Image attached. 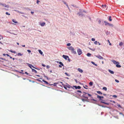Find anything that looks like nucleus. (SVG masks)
<instances>
[{
    "instance_id": "f257e3e1",
    "label": "nucleus",
    "mask_w": 124,
    "mask_h": 124,
    "mask_svg": "<svg viewBox=\"0 0 124 124\" xmlns=\"http://www.w3.org/2000/svg\"><path fill=\"white\" fill-rule=\"evenodd\" d=\"M62 57L66 60H68L69 61V62L70 61V59L69 58V57L67 55H62Z\"/></svg>"
},
{
    "instance_id": "f03ea898",
    "label": "nucleus",
    "mask_w": 124,
    "mask_h": 124,
    "mask_svg": "<svg viewBox=\"0 0 124 124\" xmlns=\"http://www.w3.org/2000/svg\"><path fill=\"white\" fill-rule=\"evenodd\" d=\"M77 52L79 55H80L82 53V50L79 48L77 50Z\"/></svg>"
},
{
    "instance_id": "7ed1b4c3",
    "label": "nucleus",
    "mask_w": 124,
    "mask_h": 124,
    "mask_svg": "<svg viewBox=\"0 0 124 124\" xmlns=\"http://www.w3.org/2000/svg\"><path fill=\"white\" fill-rule=\"evenodd\" d=\"M95 56L100 59L101 60L103 59V58L99 55H95Z\"/></svg>"
},
{
    "instance_id": "20e7f679",
    "label": "nucleus",
    "mask_w": 124,
    "mask_h": 124,
    "mask_svg": "<svg viewBox=\"0 0 124 124\" xmlns=\"http://www.w3.org/2000/svg\"><path fill=\"white\" fill-rule=\"evenodd\" d=\"M102 7L103 8V10H106L107 9V5H102Z\"/></svg>"
},
{
    "instance_id": "39448f33",
    "label": "nucleus",
    "mask_w": 124,
    "mask_h": 124,
    "mask_svg": "<svg viewBox=\"0 0 124 124\" xmlns=\"http://www.w3.org/2000/svg\"><path fill=\"white\" fill-rule=\"evenodd\" d=\"M111 61L113 62V63L115 64L116 65L117 64H119V62L116 61L114 60H111Z\"/></svg>"
},
{
    "instance_id": "423d86ee",
    "label": "nucleus",
    "mask_w": 124,
    "mask_h": 124,
    "mask_svg": "<svg viewBox=\"0 0 124 124\" xmlns=\"http://www.w3.org/2000/svg\"><path fill=\"white\" fill-rule=\"evenodd\" d=\"M28 66L31 69H32V68H34L36 69V68H35L31 64H29V63H28Z\"/></svg>"
},
{
    "instance_id": "0eeeda50",
    "label": "nucleus",
    "mask_w": 124,
    "mask_h": 124,
    "mask_svg": "<svg viewBox=\"0 0 124 124\" xmlns=\"http://www.w3.org/2000/svg\"><path fill=\"white\" fill-rule=\"evenodd\" d=\"M67 48L69 50H70L71 51L73 50L74 48L72 46H70L67 47Z\"/></svg>"
},
{
    "instance_id": "6e6552de",
    "label": "nucleus",
    "mask_w": 124,
    "mask_h": 124,
    "mask_svg": "<svg viewBox=\"0 0 124 124\" xmlns=\"http://www.w3.org/2000/svg\"><path fill=\"white\" fill-rule=\"evenodd\" d=\"M78 70L80 72L82 73L83 72V70L79 68H78Z\"/></svg>"
},
{
    "instance_id": "1a4fd4ad",
    "label": "nucleus",
    "mask_w": 124,
    "mask_h": 124,
    "mask_svg": "<svg viewBox=\"0 0 124 124\" xmlns=\"http://www.w3.org/2000/svg\"><path fill=\"white\" fill-rule=\"evenodd\" d=\"M45 22H43L42 23H40V25L42 26H43L45 25Z\"/></svg>"
},
{
    "instance_id": "9d476101",
    "label": "nucleus",
    "mask_w": 124,
    "mask_h": 124,
    "mask_svg": "<svg viewBox=\"0 0 124 124\" xmlns=\"http://www.w3.org/2000/svg\"><path fill=\"white\" fill-rule=\"evenodd\" d=\"M104 22L105 23V25L106 26L108 25V24H109V23L108 22H106V21H104Z\"/></svg>"
},
{
    "instance_id": "9b49d317",
    "label": "nucleus",
    "mask_w": 124,
    "mask_h": 124,
    "mask_svg": "<svg viewBox=\"0 0 124 124\" xmlns=\"http://www.w3.org/2000/svg\"><path fill=\"white\" fill-rule=\"evenodd\" d=\"M32 71L33 72H35V73H37V71L35 69H32Z\"/></svg>"
},
{
    "instance_id": "f8f14e48",
    "label": "nucleus",
    "mask_w": 124,
    "mask_h": 124,
    "mask_svg": "<svg viewBox=\"0 0 124 124\" xmlns=\"http://www.w3.org/2000/svg\"><path fill=\"white\" fill-rule=\"evenodd\" d=\"M75 87L76 89H80L81 88V87L80 86H75Z\"/></svg>"
},
{
    "instance_id": "ddd939ff",
    "label": "nucleus",
    "mask_w": 124,
    "mask_h": 124,
    "mask_svg": "<svg viewBox=\"0 0 124 124\" xmlns=\"http://www.w3.org/2000/svg\"><path fill=\"white\" fill-rule=\"evenodd\" d=\"M109 72L112 74H114V73L113 71H112L111 70H108Z\"/></svg>"
},
{
    "instance_id": "4468645a",
    "label": "nucleus",
    "mask_w": 124,
    "mask_h": 124,
    "mask_svg": "<svg viewBox=\"0 0 124 124\" xmlns=\"http://www.w3.org/2000/svg\"><path fill=\"white\" fill-rule=\"evenodd\" d=\"M116 66L117 68H120L121 67L120 65H119V64H117Z\"/></svg>"
},
{
    "instance_id": "2eb2a0df",
    "label": "nucleus",
    "mask_w": 124,
    "mask_h": 124,
    "mask_svg": "<svg viewBox=\"0 0 124 124\" xmlns=\"http://www.w3.org/2000/svg\"><path fill=\"white\" fill-rule=\"evenodd\" d=\"M71 52L72 53H73L74 54H76V52L74 51V49L73 50H72V51H71Z\"/></svg>"
},
{
    "instance_id": "dca6fc26",
    "label": "nucleus",
    "mask_w": 124,
    "mask_h": 124,
    "mask_svg": "<svg viewBox=\"0 0 124 124\" xmlns=\"http://www.w3.org/2000/svg\"><path fill=\"white\" fill-rule=\"evenodd\" d=\"M12 21L14 23H18V22H17L16 21V20H14V19H13L12 20Z\"/></svg>"
},
{
    "instance_id": "f3484780",
    "label": "nucleus",
    "mask_w": 124,
    "mask_h": 124,
    "mask_svg": "<svg viewBox=\"0 0 124 124\" xmlns=\"http://www.w3.org/2000/svg\"><path fill=\"white\" fill-rule=\"evenodd\" d=\"M42 81L43 82H44V83H45L46 84H48V83L45 80H42Z\"/></svg>"
},
{
    "instance_id": "a211bd4d",
    "label": "nucleus",
    "mask_w": 124,
    "mask_h": 124,
    "mask_svg": "<svg viewBox=\"0 0 124 124\" xmlns=\"http://www.w3.org/2000/svg\"><path fill=\"white\" fill-rule=\"evenodd\" d=\"M38 51L39 52V53L41 54H43V52H42L40 50H38Z\"/></svg>"
},
{
    "instance_id": "6ab92c4d",
    "label": "nucleus",
    "mask_w": 124,
    "mask_h": 124,
    "mask_svg": "<svg viewBox=\"0 0 124 124\" xmlns=\"http://www.w3.org/2000/svg\"><path fill=\"white\" fill-rule=\"evenodd\" d=\"M58 83H54L53 84H52L51 85H53L54 86H56V85H57V84Z\"/></svg>"
},
{
    "instance_id": "aec40b11",
    "label": "nucleus",
    "mask_w": 124,
    "mask_h": 124,
    "mask_svg": "<svg viewBox=\"0 0 124 124\" xmlns=\"http://www.w3.org/2000/svg\"><path fill=\"white\" fill-rule=\"evenodd\" d=\"M97 93L99 94H102V93L100 91H97Z\"/></svg>"
},
{
    "instance_id": "412c9836",
    "label": "nucleus",
    "mask_w": 124,
    "mask_h": 124,
    "mask_svg": "<svg viewBox=\"0 0 124 124\" xmlns=\"http://www.w3.org/2000/svg\"><path fill=\"white\" fill-rule=\"evenodd\" d=\"M87 94L88 95V96H89L90 97H91V94H88V93H85V94H84V95H85V94Z\"/></svg>"
},
{
    "instance_id": "4be33fe9",
    "label": "nucleus",
    "mask_w": 124,
    "mask_h": 124,
    "mask_svg": "<svg viewBox=\"0 0 124 124\" xmlns=\"http://www.w3.org/2000/svg\"><path fill=\"white\" fill-rule=\"evenodd\" d=\"M2 5L5 7H7L8 8V6H7V5L5 4H2Z\"/></svg>"
},
{
    "instance_id": "5701e85b",
    "label": "nucleus",
    "mask_w": 124,
    "mask_h": 124,
    "mask_svg": "<svg viewBox=\"0 0 124 124\" xmlns=\"http://www.w3.org/2000/svg\"><path fill=\"white\" fill-rule=\"evenodd\" d=\"M59 63L62 66H64L63 64L61 62H59Z\"/></svg>"
},
{
    "instance_id": "b1692460",
    "label": "nucleus",
    "mask_w": 124,
    "mask_h": 124,
    "mask_svg": "<svg viewBox=\"0 0 124 124\" xmlns=\"http://www.w3.org/2000/svg\"><path fill=\"white\" fill-rule=\"evenodd\" d=\"M89 85L90 86H92L93 85V82H90L89 83Z\"/></svg>"
},
{
    "instance_id": "393cba45",
    "label": "nucleus",
    "mask_w": 124,
    "mask_h": 124,
    "mask_svg": "<svg viewBox=\"0 0 124 124\" xmlns=\"http://www.w3.org/2000/svg\"><path fill=\"white\" fill-rule=\"evenodd\" d=\"M102 89L105 91H106L107 90V88L106 87H104Z\"/></svg>"
},
{
    "instance_id": "a878e982",
    "label": "nucleus",
    "mask_w": 124,
    "mask_h": 124,
    "mask_svg": "<svg viewBox=\"0 0 124 124\" xmlns=\"http://www.w3.org/2000/svg\"><path fill=\"white\" fill-rule=\"evenodd\" d=\"M63 3H64V4H65V5H66V6H67V7H68V8H69V7H68V4H67L65 2H64V1H63Z\"/></svg>"
},
{
    "instance_id": "bb28decb",
    "label": "nucleus",
    "mask_w": 124,
    "mask_h": 124,
    "mask_svg": "<svg viewBox=\"0 0 124 124\" xmlns=\"http://www.w3.org/2000/svg\"><path fill=\"white\" fill-rule=\"evenodd\" d=\"M109 20L110 21H112V20L111 19V16H110L109 17Z\"/></svg>"
},
{
    "instance_id": "cd10ccee",
    "label": "nucleus",
    "mask_w": 124,
    "mask_h": 124,
    "mask_svg": "<svg viewBox=\"0 0 124 124\" xmlns=\"http://www.w3.org/2000/svg\"><path fill=\"white\" fill-rule=\"evenodd\" d=\"M91 54L89 53H88L87 54V56L88 57H89L90 56H91Z\"/></svg>"
},
{
    "instance_id": "c85d7f7f",
    "label": "nucleus",
    "mask_w": 124,
    "mask_h": 124,
    "mask_svg": "<svg viewBox=\"0 0 124 124\" xmlns=\"http://www.w3.org/2000/svg\"><path fill=\"white\" fill-rule=\"evenodd\" d=\"M97 98L101 99V96H99L98 95H97Z\"/></svg>"
},
{
    "instance_id": "c756f323",
    "label": "nucleus",
    "mask_w": 124,
    "mask_h": 124,
    "mask_svg": "<svg viewBox=\"0 0 124 124\" xmlns=\"http://www.w3.org/2000/svg\"><path fill=\"white\" fill-rule=\"evenodd\" d=\"M65 74L67 76H70V75L68 74L66 72H65Z\"/></svg>"
},
{
    "instance_id": "7c9ffc66",
    "label": "nucleus",
    "mask_w": 124,
    "mask_h": 124,
    "mask_svg": "<svg viewBox=\"0 0 124 124\" xmlns=\"http://www.w3.org/2000/svg\"><path fill=\"white\" fill-rule=\"evenodd\" d=\"M0 40L1 39H2L3 38V37L2 36V35H0Z\"/></svg>"
},
{
    "instance_id": "2f4dec72",
    "label": "nucleus",
    "mask_w": 124,
    "mask_h": 124,
    "mask_svg": "<svg viewBox=\"0 0 124 124\" xmlns=\"http://www.w3.org/2000/svg\"><path fill=\"white\" fill-rule=\"evenodd\" d=\"M102 102L103 103L106 104L108 105L109 104L107 103H106L105 102Z\"/></svg>"
},
{
    "instance_id": "473e14b6",
    "label": "nucleus",
    "mask_w": 124,
    "mask_h": 124,
    "mask_svg": "<svg viewBox=\"0 0 124 124\" xmlns=\"http://www.w3.org/2000/svg\"><path fill=\"white\" fill-rule=\"evenodd\" d=\"M112 97L114 98H116L117 97V96L116 95H113L112 96Z\"/></svg>"
},
{
    "instance_id": "72a5a7b5",
    "label": "nucleus",
    "mask_w": 124,
    "mask_h": 124,
    "mask_svg": "<svg viewBox=\"0 0 124 124\" xmlns=\"http://www.w3.org/2000/svg\"><path fill=\"white\" fill-rule=\"evenodd\" d=\"M22 54H21L20 53H18L17 54V55L18 56H22Z\"/></svg>"
},
{
    "instance_id": "f704fd0d",
    "label": "nucleus",
    "mask_w": 124,
    "mask_h": 124,
    "mask_svg": "<svg viewBox=\"0 0 124 124\" xmlns=\"http://www.w3.org/2000/svg\"><path fill=\"white\" fill-rule=\"evenodd\" d=\"M123 45V43L122 42H120L119 44V45L120 46H121Z\"/></svg>"
},
{
    "instance_id": "c9c22d12",
    "label": "nucleus",
    "mask_w": 124,
    "mask_h": 124,
    "mask_svg": "<svg viewBox=\"0 0 124 124\" xmlns=\"http://www.w3.org/2000/svg\"><path fill=\"white\" fill-rule=\"evenodd\" d=\"M9 51L11 52L12 53H16L15 51H12L11 50H10Z\"/></svg>"
},
{
    "instance_id": "e433bc0d",
    "label": "nucleus",
    "mask_w": 124,
    "mask_h": 124,
    "mask_svg": "<svg viewBox=\"0 0 124 124\" xmlns=\"http://www.w3.org/2000/svg\"><path fill=\"white\" fill-rule=\"evenodd\" d=\"M108 43H109V44L111 46V44L110 43V42L109 40H108Z\"/></svg>"
},
{
    "instance_id": "4c0bfd02",
    "label": "nucleus",
    "mask_w": 124,
    "mask_h": 124,
    "mask_svg": "<svg viewBox=\"0 0 124 124\" xmlns=\"http://www.w3.org/2000/svg\"><path fill=\"white\" fill-rule=\"evenodd\" d=\"M71 44L70 43H68L67 44V46H70L71 45Z\"/></svg>"
},
{
    "instance_id": "58836bf2",
    "label": "nucleus",
    "mask_w": 124,
    "mask_h": 124,
    "mask_svg": "<svg viewBox=\"0 0 124 124\" xmlns=\"http://www.w3.org/2000/svg\"><path fill=\"white\" fill-rule=\"evenodd\" d=\"M6 14L7 15H10V14L9 13H8V12H6Z\"/></svg>"
},
{
    "instance_id": "ea45409f",
    "label": "nucleus",
    "mask_w": 124,
    "mask_h": 124,
    "mask_svg": "<svg viewBox=\"0 0 124 124\" xmlns=\"http://www.w3.org/2000/svg\"><path fill=\"white\" fill-rule=\"evenodd\" d=\"M97 41H96L94 42V44L95 45H97Z\"/></svg>"
},
{
    "instance_id": "a19ab883",
    "label": "nucleus",
    "mask_w": 124,
    "mask_h": 124,
    "mask_svg": "<svg viewBox=\"0 0 124 124\" xmlns=\"http://www.w3.org/2000/svg\"><path fill=\"white\" fill-rule=\"evenodd\" d=\"M95 39L94 38H92L91 39V40L92 41H94L95 40Z\"/></svg>"
},
{
    "instance_id": "79ce46f5",
    "label": "nucleus",
    "mask_w": 124,
    "mask_h": 124,
    "mask_svg": "<svg viewBox=\"0 0 124 124\" xmlns=\"http://www.w3.org/2000/svg\"><path fill=\"white\" fill-rule=\"evenodd\" d=\"M108 26H113V25L112 24H110L109 23V24H108Z\"/></svg>"
},
{
    "instance_id": "37998d69",
    "label": "nucleus",
    "mask_w": 124,
    "mask_h": 124,
    "mask_svg": "<svg viewBox=\"0 0 124 124\" xmlns=\"http://www.w3.org/2000/svg\"><path fill=\"white\" fill-rule=\"evenodd\" d=\"M115 81L117 83H118L119 82V81L118 80L116 79H115Z\"/></svg>"
},
{
    "instance_id": "c03bdc74",
    "label": "nucleus",
    "mask_w": 124,
    "mask_h": 124,
    "mask_svg": "<svg viewBox=\"0 0 124 124\" xmlns=\"http://www.w3.org/2000/svg\"><path fill=\"white\" fill-rule=\"evenodd\" d=\"M117 106L118 107H120V108H121V106L120 105V104H118L117 105Z\"/></svg>"
},
{
    "instance_id": "a18cd8bd",
    "label": "nucleus",
    "mask_w": 124,
    "mask_h": 124,
    "mask_svg": "<svg viewBox=\"0 0 124 124\" xmlns=\"http://www.w3.org/2000/svg\"><path fill=\"white\" fill-rule=\"evenodd\" d=\"M82 101H84V102H85V101H86V100H85V99H82Z\"/></svg>"
},
{
    "instance_id": "49530a36",
    "label": "nucleus",
    "mask_w": 124,
    "mask_h": 124,
    "mask_svg": "<svg viewBox=\"0 0 124 124\" xmlns=\"http://www.w3.org/2000/svg\"><path fill=\"white\" fill-rule=\"evenodd\" d=\"M27 51L29 52V53L31 52V51L30 50H27Z\"/></svg>"
},
{
    "instance_id": "de8ad7c7",
    "label": "nucleus",
    "mask_w": 124,
    "mask_h": 124,
    "mask_svg": "<svg viewBox=\"0 0 124 124\" xmlns=\"http://www.w3.org/2000/svg\"><path fill=\"white\" fill-rule=\"evenodd\" d=\"M77 92L80 93H81V91L80 90H78L77 91Z\"/></svg>"
},
{
    "instance_id": "09e8293b",
    "label": "nucleus",
    "mask_w": 124,
    "mask_h": 124,
    "mask_svg": "<svg viewBox=\"0 0 124 124\" xmlns=\"http://www.w3.org/2000/svg\"><path fill=\"white\" fill-rule=\"evenodd\" d=\"M98 23H99V24H100L101 23V20H99L98 21Z\"/></svg>"
},
{
    "instance_id": "8fccbe9b",
    "label": "nucleus",
    "mask_w": 124,
    "mask_h": 124,
    "mask_svg": "<svg viewBox=\"0 0 124 124\" xmlns=\"http://www.w3.org/2000/svg\"><path fill=\"white\" fill-rule=\"evenodd\" d=\"M49 67H49V66L47 65L46 66V68H47L48 69V68H49Z\"/></svg>"
},
{
    "instance_id": "3c124183",
    "label": "nucleus",
    "mask_w": 124,
    "mask_h": 124,
    "mask_svg": "<svg viewBox=\"0 0 124 124\" xmlns=\"http://www.w3.org/2000/svg\"><path fill=\"white\" fill-rule=\"evenodd\" d=\"M39 2V1L38 0H37V3L38 4Z\"/></svg>"
},
{
    "instance_id": "603ef678",
    "label": "nucleus",
    "mask_w": 124,
    "mask_h": 124,
    "mask_svg": "<svg viewBox=\"0 0 124 124\" xmlns=\"http://www.w3.org/2000/svg\"><path fill=\"white\" fill-rule=\"evenodd\" d=\"M91 63H92V64H93V65H94L95 64V63H94V62H92H92H91Z\"/></svg>"
},
{
    "instance_id": "864d4df0",
    "label": "nucleus",
    "mask_w": 124,
    "mask_h": 124,
    "mask_svg": "<svg viewBox=\"0 0 124 124\" xmlns=\"http://www.w3.org/2000/svg\"><path fill=\"white\" fill-rule=\"evenodd\" d=\"M9 32L10 33V34H13L14 35H16V34L13 33H11V32Z\"/></svg>"
},
{
    "instance_id": "5fc2aeb1",
    "label": "nucleus",
    "mask_w": 124,
    "mask_h": 124,
    "mask_svg": "<svg viewBox=\"0 0 124 124\" xmlns=\"http://www.w3.org/2000/svg\"><path fill=\"white\" fill-rule=\"evenodd\" d=\"M25 73L27 75H28L29 74L28 73H27V72H25Z\"/></svg>"
},
{
    "instance_id": "6e6d98bb",
    "label": "nucleus",
    "mask_w": 124,
    "mask_h": 124,
    "mask_svg": "<svg viewBox=\"0 0 124 124\" xmlns=\"http://www.w3.org/2000/svg\"><path fill=\"white\" fill-rule=\"evenodd\" d=\"M59 82V83H60L62 84H63V83L62 82L60 81V82Z\"/></svg>"
},
{
    "instance_id": "4d7b16f0",
    "label": "nucleus",
    "mask_w": 124,
    "mask_h": 124,
    "mask_svg": "<svg viewBox=\"0 0 124 124\" xmlns=\"http://www.w3.org/2000/svg\"><path fill=\"white\" fill-rule=\"evenodd\" d=\"M42 66H43L44 67H45L46 66V65H45L44 64H42Z\"/></svg>"
},
{
    "instance_id": "13d9d810",
    "label": "nucleus",
    "mask_w": 124,
    "mask_h": 124,
    "mask_svg": "<svg viewBox=\"0 0 124 124\" xmlns=\"http://www.w3.org/2000/svg\"><path fill=\"white\" fill-rule=\"evenodd\" d=\"M62 65H59V67L60 68H61L62 67Z\"/></svg>"
},
{
    "instance_id": "bf43d9fd",
    "label": "nucleus",
    "mask_w": 124,
    "mask_h": 124,
    "mask_svg": "<svg viewBox=\"0 0 124 124\" xmlns=\"http://www.w3.org/2000/svg\"><path fill=\"white\" fill-rule=\"evenodd\" d=\"M19 12L21 14H24V13L23 12Z\"/></svg>"
},
{
    "instance_id": "052dcab7",
    "label": "nucleus",
    "mask_w": 124,
    "mask_h": 124,
    "mask_svg": "<svg viewBox=\"0 0 124 124\" xmlns=\"http://www.w3.org/2000/svg\"><path fill=\"white\" fill-rule=\"evenodd\" d=\"M6 55L8 56V57H9L10 56L9 55V54H6Z\"/></svg>"
},
{
    "instance_id": "680f3d73",
    "label": "nucleus",
    "mask_w": 124,
    "mask_h": 124,
    "mask_svg": "<svg viewBox=\"0 0 124 124\" xmlns=\"http://www.w3.org/2000/svg\"><path fill=\"white\" fill-rule=\"evenodd\" d=\"M22 46L23 47H25V45H22Z\"/></svg>"
},
{
    "instance_id": "e2e57ef3",
    "label": "nucleus",
    "mask_w": 124,
    "mask_h": 124,
    "mask_svg": "<svg viewBox=\"0 0 124 124\" xmlns=\"http://www.w3.org/2000/svg\"><path fill=\"white\" fill-rule=\"evenodd\" d=\"M97 43H98V44H99V45H101V44L100 43H99V42H98Z\"/></svg>"
},
{
    "instance_id": "0e129e2a",
    "label": "nucleus",
    "mask_w": 124,
    "mask_h": 124,
    "mask_svg": "<svg viewBox=\"0 0 124 124\" xmlns=\"http://www.w3.org/2000/svg\"><path fill=\"white\" fill-rule=\"evenodd\" d=\"M75 82H76V83H77V79H75Z\"/></svg>"
},
{
    "instance_id": "69168bd1",
    "label": "nucleus",
    "mask_w": 124,
    "mask_h": 124,
    "mask_svg": "<svg viewBox=\"0 0 124 124\" xmlns=\"http://www.w3.org/2000/svg\"><path fill=\"white\" fill-rule=\"evenodd\" d=\"M31 13L32 14H33L34 13V12L32 11H31Z\"/></svg>"
},
{
    "instance_id": "338daca9",
    "label": "nucleus",
    "mask_w": 124,
    "mask_h": 124,
    "mask_svg": "<svg viewBox=\"0 0 124 124\" xmlns=\"http://www.w3.org/2000/svg\"><path fill=\"white\" fill-rule=\"evenodd\" d=\"M36 76H38V77H40V76L39 75H36Z\"/></svg>"
},
{
    "instance_id": "774afa93",
    "label": "nucleus",
    "mask_w": 124,
    "mask_h": 124,
    "mask_svg": "<svg viewBox=\"0 0 124 124\" xmlns=\"http://www.w3.org/2000/svg\"><path fill=\"white\" fill-rule=\"evenodd\" d=\"M17 44L18 45H19V43H18V42H17Z\"/></svg>"
}]
</instances>
